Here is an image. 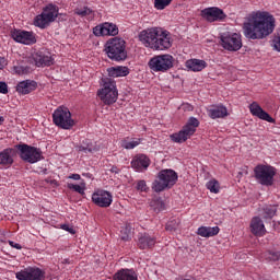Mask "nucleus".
<instances>
[{
    "label": "nucleus",
    "mask_w": 280,
    "mask_h": 280,
    "mask_svg": "<svg viewBox=\"0 0 280 280\" xmlns=\"http://www.w3.org/2000/svg\"><path fill=\"white\" fill-rule=\"evenodd\" d=\"M14 156H16V148H7L0 152V165L2 167H12L14 165Z\"/></svg>",
    "instance_id": "6ab92c4d"
},
{
    "label": "nucleus",
    "mask_w": 280,
    "mask_h": 280,
    "mask_svg": "<svg viewBox=\"0 0 280 280\" xmlns=\"http://www.w3.org/2000/svg\"><path fill=\"white\" fill-rule=\"evenodd\" d=\"M9 245L11 246V248H15L16 250H21L23 248V246H21V244L15 243L13 241H9Z\"/></svg>",
    "instance_id": "a18cd8bd"
},
{
    "label": "nucleus",
    "mask_w": 280,
    "mask_h": 280,
    "mask_svg": "<svg viewBox=\"0 0 280 280\" xmlns=\"http://www.w3.org/2000/svg\"><path fill=\"white\" fill-rule=\"evenodd\" d=\"M107 73L109 78H126L130 71L128 70V67L118 66L107 69Z\"/></svg>",
    "instance_id": "cd10ccee"
},
{
    "label": "nucleus",
    "mask_w": 280,
    "mask_h": 280,
    "mask_svg": "<svg viewBox=\"0 0 280 280\" xmlns=\"http://www.w3.org/2000/svg\"><path fill=\"white\" fill-rule=\"evenodd\" d=\"M177 180L178 174L174 170H162L152 183V189L155 194H161V191H165V189H172Z\"/></svg>",
    "instance_id": "20e7f679"
},
{
    "label": "nucleus",
    "mask_w": 280,
    "mask_h": 280,
    "mask_svg": "<svg viewBox=\"0 0 280 280\" xmlns=\"http://www.w3.org/2000/svg\"><path fill=\"white\" fill-rule=\"evenodd\" d=\"M221 45L228 51H240L242 49V35L237 33H223L221 35Z\"/></svg>",
    "instance_id": "f8f14e48"
},
{
    "label": "nucleus",
    "mask_w": 280,
    "mask_h": 280,
    "mask_svg": "<svg viewBox=\"0 0 280 280\" xmlns=\"http://www.w3.org/2000/svg\"><path fill=\"white\" fill-rule=\"evenodd\" d=\"M94 36H117L119 34V27L110 22H105L93 27Z\"/></svg>",
    "instance_id": "2eb2a0df"
},
{
    "label": "nucleus",
    "mask_w": 280,
    "mask_h": 280,
    "mask_svg": "<svg viewBox=\"0 0 280 280\" xmlns=\"http://www.w3.org/2000/svg\"><path fill=\"white\" fill-rule=\"evenodd\" d=\"M264 257L267 261H279L280 252L269 250L264 254Z\"/></svg>",
    "instance_id": "e433bc0d"
},
{
    "label": "nucleus",
    "mask_w": 280,
    "mask_h": 280,
    "mask_svg": "<svg viewBox=\"0 0 280 280\" xmlns=\"http://www.w3.org/2000/svg\"><path fill=\"white\" fill-rule=\"evenodd\" d=\"M45 270L38 267H26L15 272V279L18 280H45Z\"/></svg>",
    "instance_id": "ddd939ff"
},
{
    "label": "nucleus",
    "mask_w": 280,
    "mask_h": 280,
    "mask_svg": "<svg viewBox=\"0 0 280 280\" xmlns=\"http://www.w3.org/2000/svg\"><path fill=\"white\" fill-rule=\"evenodd\" d=\"M220 233L219 226H200L197 230V235H200V237H215Z\"/></svg>",
    "instance_id": "c85d7f7f"
},
{
    "label": "nucleus",
    "mask_w": 280,
    "mask_h": 280,
    "mask_svg": "<svg viewBox=\"0 0 280 280\" xmlns=\"http://www.w3.org/2000/svg\"><path fill=\"white\" fill-rule=\"evenodd\" d=\"M77 152H83V154H92L93 152V142L89 139H84L81 144L75 145Z\"/></svg>",
    "instance_id": "7c9ffc66"
},
{
    "label": "nucleus",
    "mask_w": 280,
    "mask_h": 280,
    "mask_svg": "<svg viewBox=\"0 0 280 280\" xmlns=\"http://www.w3.org/2000/svg\"><path fill=\"white\" fill-rule=\"evenodd\" d=\"M182 110H185L186 113H191L194 110V105L189 103L182 104Z\"/></svg>",
    "instance_id": "37998d69"
},
{
    "label": "nucleus",
    "mask_w": 280,
    "mask_h": 280,
    "mask_svg": "<svg viewBox=\"0 0 280 280\" xmlns=\"http://www.w3.org/2000/svg\"><path fill=\"white\" fill-rule=\"evenodd\" d=\"M131 167L136 170V172H144L150 167V158L145 154H138L131 160Z\"/></svg>",
    "instance_id": "412c9836"
},
{
    "label": "nucleus",
    "mask_w": 280,
    "mask_h": 280,
    "mask_svg": "<svg viewBox=\"0 0 280 280\" xmlns=\"http://www.w3.org/2000/svg\"><path fill=\"white\" fill-rule=\"evenodd\" d=\"M264 218L266 220H272L273 215H277V206H267L264 208Z\"/></svg>",
    "instance_id": "72a5a7b5"
},
{
    "label": "nucleus",
    "mask_w": 280,
    "mask_h": 280,
    "mask_svg": "<svg viewBox=\"0 0 280 280\" xmlns=\"http://www.w3.org/2000/svg\"><path fill=\"white\" fill-rule=\"evenodd\" d=\"M208 115L211 119H224L229 117V109L224 105H212L208 109Z\"/></svg>",
    "instance_id": "393cba45"
},
{
    "label": "nucleus",
    "mask_w": 280,
    "mask_h": 280,
    "mask_svg": "<svg viewBox=\"0 0 280 280\" xmlns=\"http://www.w3.org/2000/svg\"><path fill=\"white\" fill-rule=\"evenodd\" d=\"M61 229H62V231H67L71 235H75V230L73 228L69 226V224H61Z\"/></svg>",
    "instance_id": "79ce46f5"
},
{
    "label": "nucleus",
    "mask_w": 280,
    "mask_h": 280,
    "mask_svg": "<svg viewBox=\"0 0 280 280\" xmlns=\"http://www.w3.org/2000/svg\"><path fill=\"white\" fill-rule=\"evenodd\" d=\"M37 86H38V83H36V81H32V80L21 81L16 85V92L20 95H30L32 91H36Z\"/></svg>",
    "instance_id": "b1692460"
},
{
    "label": "nucleus",
    "mask_w": 280,
    "mask_h": 280,
    "mask_svg": "<svg viewBox=\"0 0 280 280\" xmlns=\"http://www.w3.org/2000/svg\"><path fill=\"white\" fill-rule=\"evenodd\" d=\"M74 14H77V16H81V19H88V21H93V19H95V11L89 7L74 9Z\"/></svg>",
    "instance_id": "c756f323"
},
{
    "label": "nucleus",
    "mask_w": 280,
    "mask_h": 280,
    "mask_svg": "<svg viewBox=\"0 0 280 280\" xmlns=\"http://www.w3.org/2000/svg\"><path fill=\"white\" fill-rule=\"evenodd\" d=\"M11 36L15 43H22V45H34L36 43V36L33 32L14 30Z\"/></svg>",
    "instance_id": "f3484780"
},
{
    "label": "nucleus",
    "mask_w": 280,
    "mask_h": 280,
    "mask_svg": "<svg viewBox=\"0 0 280 280\" xmlns=\"http://www.w3.org/2000/svg\"><path fill=\"white\" fill-rule=\"evenodd\" d=\"M149 68L155 73H165L174 67V57L170 54L158 55L149 60Z\"/></svg>",
    "instance_id": "9b49d317"
},
{
    "label": "nucleus",
    "mask_w": 280,
    "mask_h": 280,
    "mask_svg": "<svg viewBox=\"0 0 280 280\" xmlns=\"http://www.w3.org/2000/svg\"><path fill=\"white\" fill-rule=\"evenodd\" d=\"M138 248L140 250H152L156 246V236L151 235L150 233H140L138 235Z\"/></svg>",
    "instance_id": "a211bd4d"
},
{
    "label": "nucleus",
    "mask_w": 280,
    "mask_h": 280,
    "mask_svg": "<svg viewBox=\"0 0 280 280\" xmlns=\"http://www.w3.org/2000/svg\"><path fill=\"white\" fill-rule=\"evenodd\" d=\"M15 150H18V154L22 161L25 163H38V161H43V151L36 147H32L30 144L20 143L16 144Z\"/></svg>",
    "instance_id": "0eeeda50"
},
{
    "label": "nucleus",
    "mask_w": 280,
    "mask_h": 280,
    "mask_svg": "<svg viewBox=\"0 0 280 280\" xmlns=\"http://www.w3.org/2000/svg\"><path fill=\"white\" fill-rule=\"evenodd\" d=\"M52 122L62 130H71L75 126V120L71 117L69 108L62 106L52 113Z\"/></svg>",
    "instance_id": "9d476101"
},
{
    "label": "nucleus",
    "mask_w": 280,
    "mask_h": 280,
    "mask_svg": "<svg viewBox=\"0 0 280 280\" xmlns=\"http://www.w3.org/2000/svg\"><path fill=\"white\" fill-rule=\"evenodd\" d=\"M277 175V170L270 165L258 164L254 168V177L265 187H272L275 184V176Z\"/></svg>",
    "instance_id": "6e6552de"
},
{
    "label": "nucleus",
    "mask_w": 280,
    "mask_h": 280,
    "mask_svg": "<svg viewBox=\"0 0 280 280\" xmlns=\"http://www.w3.org/2000/svg\"><path fill=\"white\" fill-rule=\"evenodd\" d=\"M138 38L144 47H149V49H153V51H165L170 49L174 43L172 33L161 27L142 30Z\"/></svg>",
    "instance_id": "f03ea898"
},
{
    "label": "nucleus",
    "mask_w": 280,
    "mask_h": 280,
    "mask_svg": "<svg viewBox=\"0 0 280 280\" xmlns=\"http://www.w3.org/2000/svg\"><path fill=\"white\" fill-rule=\"evenodd\" d=\"M5 121V118H3V116H0V126L1 124H3Z\"/></svg>",
    "instance_id": "3c124183"
},
{
    "label": "nucleus",
    "mask_w": 280,
    "mask_h": 280,
    "mask_svg": "<svg viewBox=\"0 0 280 280\" xmlns=\"http://www.w3.org/2000/svg\"><path fill=\"white\" fill-rule=\"evenodd\" d=\"M5 67H8V60L5 57H0V70L5 69Z\"/></svg>",
    "instance_id": "49530a36"
},
{
    "label": "nucleus",
    "mask_w": 280,
    "mask_h": 280,
    "mask_svg": "<svg viewBox=\"0 0 280 280\" xmlns=\"http://www.w3.org/2000/svg\"><path fill=\"white\" fill-rule=\"evenodd\" d=\"M198 126H200V120H198L196 117H190L182 130L171 135V139L174 141V143H185L187 139H191V137L196 135Z\"/></svg>",
    "instance_id": "1a4fd4ad"
},
{
    "label": "nucleus",
    "mask_w": 280,
    "mask_h": 280,
    "mask_svg": "<svg viewBox=\"0 0 280 280\" xmlns=\"http://www.w3.org/2000/svg\"><path fill=\"white\" fill-rule=\"evenodd\" d=\"M120 238H121L124 242H128V240H130V229L124 228V229L120 231Z\"/></svg>",
    "instance_id": "a19ab883"
},
{
    "label": "nucleus",
    "mask_w": 280,
    "mask_h": 280,
    "mask_svg": "<svg viewBox=\"0 0 280 280\" xmlns=\"http://www.w3.org/2000/svg\"><path fill=\"white\" fill-rule=\"evenodd\" d=\"M0 93H2V95H8V83L7 82H0Z\"/></svg>",
    "instance_id": "c03bdc74"
},
{
    "label": "nucleus",
    "mask_w": 280,
    "mask_h": 280,
    "mask_svg": "<svg viewBox=\"0 0 280 280\" xmlns=\"http://www.w3.org/2000/svg\"><path fill=\"white\" fill-rule=\"evenodd\" d=\"M186 67L189 69V71H194L196 73L207 69V61L201 59H189L186 61Z\"/></svg>",
    "instance_id": "bb28decb"
},
{
    "label": "nucleus",
    "mask_w": 280,
    "mask_h": 280,
    "mask_svg": "<svg viewBox=\"0 0 280 280\" xmlns=\"http://www.w3.org/2000/svg\"><path fill=\"white\" fill-rule=\"evenodd\" d=\"M97 96L106 106H110L117 102L119 92L117 91V83L113 79H103V86L97 91Z\"/></svg>",
    "instance_id": "39448f33"
},
{
    "label": "nucleus",
    "mask_w": 280,
    "mask_h": 280,
    "mask_svg": "<svg viewBox=\"0 0 280 280\" xmlns=\"http://www.w3.org/2000/svg\"><path fill=\"white\" fill-rule=\"evenodd\" d=\"M33 60L36 67H51L54 65V57L51 55H46L43 51H38L33 55Z\"/></svg>",
    "instance_id": "5701e85b"
},
{
    "label": "nucleus",
    "mask_w": 280,
    "mask_h": 280,
    "mask_svg": "<svg viewBox=\"0 0 280 280\" xmlns=\"http://www.w3.org/2000/svg\"><path fill=\"white\" fill-rule=\"evenodd\" d=\"M114 280H139L137 272L133 269H120L114 277Z\"/></svg>",
    "instance_id": "a878e982"
},
{
    "label": "nucleus",
    "mask_w": 280,
    "mask_h": 280,
    "mask_svg": "<svg viewBox=\"0 0 280 280\" xmlns=\"http://www.w3.org/2000/svg\"><path fill=\"white\" fill-rule=\"evenodd\" d=\"M178 224H180V220L178 219H172L166 223V231L174 232L178 229Z\"/></svg>",
    "instance_id": "ea45409f"
},
{
    "label": "nucleus",
    "mask_w": 280,
    "mask_h": 280,
    "mask_svg": "<svg viewBox=\"0 0 280 280\" xmlns=\"http://www.w3.org/2000/svg\"><path fill=\"white\" fill-rule=\"evenodd\" d=\"M110 172H113V174H119L120 170L117 166H113Z\"/></svg>",
    "instance_id": "8fccbe9b"
},
{
    "label": "nucleus",
    "mask_w": 280,
    "mask_h": 280,
    "mask_svg": "<svg viewBox=\"0 0 280 280\" xmlns=\"http://www.w3.org/2000/svg\"><path fill=\"white\" fill-rule=\"evenodd\" d=\"M136 189L137 191H143L144 194H148L150 191V187H148V183L143 179H139L136 182Z\"/></svg>",
    "instance_id": "58836bf2"
},
{
    "label": "nucleus",
    "mask_w": 280,
    "mask_h": 280,
    "mask_svg": "<svg viewBox=\"0 0 280 280\" xmlns=\"http://www.w3.org/2000/svg\"><path fill=\"white\" fill-rule=\"evenodd\" d=\"M206 187L211 191V194H220V183L215 179L208 182Z\"/></svg>",
    "instance_id": "f704fd0d"
},
{
    "label": "nucleus",
    "mask_w": 280,
    "mask_h": 280,
    "mask_svg": "<svg viewBox=\"0 0 280 280\" xmlns=\"http://www.w3.org/2000/svg\"><path fill=\"white\" fill-rule=\"evenodd\" d=\"M59 12L60 8H58V5L54 3L47 4L43 8V12L34 19V25L40 27V30L49 27V24L58 19Z\"/></svg>",
    "instance_id": "423d86ee"
},
{
    "label": "nucleus",
    "mask_w": 280,
    "mask_h": 280,
    "mask_svg": "<svg viewBox=\"0 0 280 280\" xmlns=\"http://www.w3.org/2000/svg\"><path fill=\"white\" fill-rule=\"evenodd\" d=\"M249 229L256 237H264L266 235V225H264V221L259 217L252 219Z\"/></svg>",
    "instance_id": "4be33fe9"
},
{
    "label": "nucleus",
    "mask_w": 280,
    "mask_h": 280,
    "mask_svg": "<svg viewBox=\"0 0 280 280\" xmlns=\"http://www.w3.org/2000/svg\"><path fill=\"white\" fill-rule=\"evenodd\" d=\"M201 16L209 23H214V21H224L226 14L224 11L218 7L206 8L201 11Z\"/></svg>",
    "instance_id": "dca6fc26"
},
{
    "label": "nucleus",
    "mask_w": 280,
    "mask_h": 280,
    "mask_svg": "<svg viewBox=\"0 0 280 280\" xmlns=\"http://www.w3.org/2000/svg\"><path fill=\"white\" fill-rule=\"evenodd\" d=\"M249 110L254 117H258V119H262L264 121H268L269 124H275V118L270 116L257 102H254L249 105Z\"/></svg>",
    "instance_id": "aec40b11"
},
{
    "label": "nucleus",
    "mask_w": 280,
    "mask_h": 280,
    "mask_svg": "<svg viewBox=\"0 0 280 280\" xmlns=\"http://www.w3.org/2000/svg\"><path fill=\"white\" fill-rule=\"evenodd\" d=\"M68 189H72L73 191H75L77 194H80V196H84V191L86 189L85 184H68Z\"/></svg>",
    "instance_id": "c9c22d12"
},
{
    "label": "nucleus",
    "mask_w": 280,
    "mask_h": 280,
    "mask_svg": "<svg viewBox=\"0 0 280 280\" xmlns=\"http://www.w3.org/2000/svg\"><path fill=\"white\" fill-rule=\"evenodd\" d=\"M137 145H141V139L133 138L131 140L125 139L121 142V148H125V150H135Z\"/></svg>",
    "instance_id": "473e14b6"
},
{
    "label": "nucleus",
    "mask_w": 280,
    "mask_h": 280,
    "mask_svg": "<svg viewBox=\"0 0 280 280\" xmlns=\"http://www.w3.org/2000/svg\"><path fill=\"white\" fill-rule=\"evenodd\" d=\"M12 71L13 73H16V75H27V73L31 71V68L30 66H25L24 62H19L18 65L13 66Z\"/></svg>",
    "instance_id": "2f4dec72"
},
{
    "label": "nucleus",
    "mask_w": 280,
    "mask_h": 280,
    "mask_svg": "<svg viewBox=\"0 0 280 280\" xmlns=\"http://www.w3.org/2000/svg\"><path fill=\"white\" fill-rule=\"evenodd\" d=\"M92 202L95 203L96 207L107 209V207L113 205V194L104 189H97L92 194Z\"/></svg>",
    "instance_id": "4468645a"
},
{
    "label": "nucleus",
    "mask_w": 280,
    "mask_h": 280,
    "mask_svg": "<svg viewBox=\"0 0 280 280\" xmlns=\"http://www.w3.org/2000/svg\"><path fill=\"white\" fill-rule=\"evenodd\" d=\"M173 0H154L155 10H165V8L172 5Z\"/></svg>",
    "instance_id": "4c0bfd02"
},
{
    "label": "nucleus",
    "mask_w": 280,
    "mask_h": 280,
    "mask_svg": "<svg viewBox=\"0 0 280 280\" xmlns=\"http://www.w3.org/2000/svg\"><path fill=\"white\" fill-rule=\"evenodd\" d=\"M105 54L114 62H124L128 58L126 40L121 37H112L105 43Z\"/></svg>",
    "instance_id": "7ed1b4c3"
},
{
    "label": "nucleus",
    "mask_w": 280,
    "mask_h": 280,
    "mask_svg": "<svg viewBox=\"0 0 280 280\" xmlns=\"http://www.w3.org/2000/svg\"><path fill=\"white\" fill-rule=\"evenodd\" d=\"M158 206V211H163L165 209V203L163 201H155Z\"/></svg>",
    "instance_id": "de8ad7c7"
},
{
    "label": "nucleus",
    "mask_w": 280,
    "mask_h": 280,
    "mask_svg": "<svg viewBox=\"0 0 280 280\" xmlns=\"http://www.w3.org/2000/svg\"><path fill=\"white\" fill-rule=\"evenodd\" d=\"M69 178H71L72 180H80V174H72L69 176Z\"/></svg>",
    "instance_id": "09e8293b"
},
{
    "label": "nucleus",
    "mask_w": 280,
    "mask_h": 280,
    "mask_svg": "<svg viewBox=\"0 0 280 280\" xmlns=\"http://www.w3.org/2000/svg\"><path fill=\"white\" fill-rule=\"evenodd\" d=\"M245 38L261 40L275 32V16L268 12H254L243 24Z\"/></svg>",
    "instance_id": "f257e3e1"
}]
</instances>
